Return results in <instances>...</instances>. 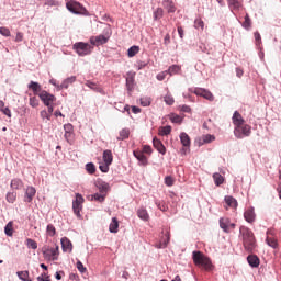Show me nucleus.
I'll return each instance as SVG.
<instances>
[{
    "label": "nucleus",
    "instance_id": "5fc2aeb1",
    "mask_svg": "<svg viewBox=\"0 0 281 281\" xmlns=\"http://www.w3.org/2000/svg\"><path fill=\"white\" fill-rule=\"evenodd\" d=\"M0 34L1 36L10 37L11 36L10 29L5 26L0 27Z\"/></svg>",
    "mask_w": 281,
    "mask_h": 281
},
{
    "label": "nucleus",
    "instance_id": "4be33fe9",
    "mask_svg": "<svg viewBox=\"0 0 281 281\" xmlns=\"http://www.w3.org/2000/svg\"><path fill=\"white\" fill-rule=\"evenodd\" d=\"M247 262L248 265H250V267L252 268H258L260 267V258H258V256L256 255H249L247 257Z\"/></svg>",
    "mask_w": 281,
    "mask_h": 281
},
{
    "label": "nucleus",
    "instance_id": "7ed1b4c3",
    "mask_svg": "<svg viewBox=\"0 0 281 281\" xmlns=\"http://www.w3.org/2000/svg\"><path fill=\"white\" fill-rule=\"evenodd\" d=\"M67 10L71 12L72 14H82L83 16H89V11L80 4V2L70 0L66 3Z\"/></svg>",
    "mask_w": 281,
    "mask_h": 281
},
{
    "label": "nucleus",
    "instance_id": "a211bd4d",
    "mask_svg": "<svg viewBox=\"0 0 281 281\" xmlns=\"http://www.w3.org/2000/svg\"><path fill=\"white\" fill-rule=\"evenodd\" d=\"M27 87L33 91L34 95H41V92L43 91L41 83L36 81H31Z\"/></svg>",
    "mask_w": 281,
    "mask_h": 281
},
{
    "label": "nucleus",
    "instance_id": "4c0bfd02",
    "mask_svg": "<svg viewBox=\"0 0 281 281\" xmlns=\"http://www.w3.org/2000/svg\"><path fill=\"white\" fill-rule=\"evenodd\" d=\"M180 71H181V66L172 65L169 67L167 74H169L170 76H175V74H179Z\"/></svg>",
    "mask_w": 281,
    "mask_h": 281
},
{
    "label": "nucleus",
    "instance_id": "58836bf2",
    "mask_svg": "<svg viewBox=\"0 0 281 281\" xmlns=\"http://www.w3.org/2000/svg\"><path fill=\"white\" fill-rule=\"evenodd\" d=\"M241 25L245 30H251V18H249V13H246L245 21Z\"/></svg>",
    "mask_w": 281,
    "mask_h": 281
},
{
    "label": "nucleus",
    "instance_id": "6e6d98bb",
    "mask_svg": "<svg viewBox=\"0 0 281 281\" xmlns=\"http://www.w3.org/2000/svg\"><path fill=\"white\" fill-rule=\"evenodd\" d=\"M164 101H165L169 106H172V104H175V98H172V95H170V94L165 95Z\"/></svg>",
    "mask_w": 281,
    "mask_h": 281
},
{
    "label": "nucleus",
    "instance_id": "2eb2a0df",
    "mask_svg": "<svg viewBox=\"0 0 281 281\" xmlns=\"http://www.w3.org/2000/svg\"><path fill=\"white\" fill-rule=\"evenodd\" d=\"M133 155H134V157H136V159L138 161H140V164L143 166H148V158L146 157V155H144V151H142V150H134Z\"/></svg>",
    "mask_w": 281,
    "mask_h": 281
},
{
    "label": "nucleus",
    "instance_id": "e2e57ef3",
    "mask_svg": "<svg viewBox=\"0 0 281 281\" xmlns=\"http://www.w3.org/2000/svg\"><path fill=\"white\" fill-rule=\"evenodd\" d=\"M64 131H65V133H74V125H71V124H65L64 125Z\"/></svg>",
    "mask_w": 281,
    "mask_h": 281
},
{
    "label": "nucleus",
    "instance_id": "ea45409f",
    "mask_svg": "<svg viewBox=\"0 0 281 281\" xmlns=\"http://www.w3.org/2000/svg\"><path fill=\"white\" fill-rule=\"evenodd\" d=\"M18 277L20 278V280H23V281H32V279H30L29 271H18Z\"/></svg>",
    "mask_w": 281,
    "mask_h": 281
},
{
    "label": "nucleus",
    "instance_id": "f704fd0d",
    "mask_svg": "<svg viewBox=\"0 0 281 281\" xmlns=\"http://www.w3.org/2000/svg\"><path fill=\"white\" fill-rule=\"evenodd\" d=\"M139 54V46H132L127 50L128 58H133L134 56H137Z\"/></svg>",
    "mask_w": 281,
    "mask_h": 281
},
{
    "label": "nucleus",
    "instance_id": "72a5a7b5",
    "mask_svg": "<svg viewBox=\"0 0 281 281\" xmlns=\"http://www.w3.org/2000/svg\"><path fill=\"white\" fill-rule=\"evenodd\" d=\"M12 190H21L23 188V181L21 179L11 180Z\"/></svg>",
    "mask_w": 281,
    "mask_h": 281
},
{
    "label": "nucleus",
    "instance_id": "f257e3e1",
    "mask_svg": "<svg viewBox=\"0 0 281 281\" xmlns=\"http://www.w3.org/2000/svg\"><path fill=\"white\" fill-rule=\"evenodd\" d=\"M239 234L243 239L244 249L251 254L258 244H256V236H254V232L247 228V226H240Z\"/></svg>",
    "mask_w": 281,
    "mask_h": 281
},
{
    "label": "nucleus",
    "instance_id": "603ef678",
    "mask_svg": "<svg viewBox=\"0 0 281 281\" xmlns=\"http://www.w3.org/2000/svg\"><path fill=\"white\" fill-rule=\"evenodd\" d=\"M86 170L89 175H94L95 173V165L92 162L86 165Z\"/></svg>",
    "mask_w": 281,
    "mask_h": 281
},
{
    "label": "nucleus",
    "instance_id": "bf43d9fd",
    "mask_svg": "<svg viewBox=\"0 0 281 281\" xmlns=\"http://www.w3.org/2000/svg\"><path fill=\"white\" fill-rule=\"evenodd\" d=\"M143 154L145 153L146 155H151L153 154V147L150 145H145L143 146V150H140Z\"/></svg>",
    "mask_w": 281,
    "mask_h": 281
},
{
    "label": "nucleus",
    "instance_id": "a878e982",
    "mask_svg": "<svg viewBox=\"0 0 281 281\" xmlns=\"http://www.w3.org/2000/svg\"><path fill=\"white\" fill-rule=\"evenodd\" d=\"M76 81V76H71L68 77L67 79H65L60 86H58V89H69V85H74V82Z\"/></svg>",
    "mask_w": 281,
    "mask_h": 281
},
{
    "label": "nucleus",
    "instance_id": "5701e85b",
    "mask_svg": "<svg viewBox=\"0 0 281 281\" xmlns=\"http://www.w3.org/2000/svg\"><path fill=\"white\" fill-rule=\"evenodd\" d=\"M131 136V130L128 127H124L119 132L117 140L124 142V139H128Z\"/></svg>",
    "mask_w": 281,
    "mask_h": 281
},
{
    "label": "nucleus",
    "instance_id": "bb28decb",
    "mask_svg": "<svg viewBox=\"0 0 281 281\" xmlns=\"http://www.w3.org/2000/svg\"><path fill=\"white\" fill-rule=\"evenodd\" d=\"M103 162L110 166L113 164V153L111 150L106 149L103 151Z\"/></svg>",
    "mask_w": 281,
    "mask_h": 281
},
{
    "label": "nucleus",
    "instance_id": "79ce46f5",
    "mask_svg": "<svg viewBox=\"0 0 281 281\" xmlns=\"http://www.w3.org/2000/svg\"><path fill=\"white\" fill-rule=\"evenodd\" d=\"M97 188H99V191L102 193L109 192V189H110L109 183H106V182H99L97 184Z\"/></svg>",
    "mask_w": 281,
    "mask_h": 281
},
{
    "label": "nucleus",
    "instance_id": "7c9ffc66",
    "mask_svg": "<svg viewBox=\"0 0 281 281\" xmlns=\"http://www.w3.org/2000/svg\"><path fill=\"white\" fill-rule=\"evenodd\" d=\"M213 180L215 186H223V183L225 182V178L223 176H221V173L215 172L213 173Z\"/></svg>",
    "mask_w": 281,
    "mask_h": 281
},
{
    "label": "nucleus",
    "instance_id": "9d476101",
    "mask_svg": "<svg viewBox=\"0 0 281 281\" xmlns=\"http://www.w3.org/2000/svg\"><path fill=\"white\" fill-rule=\"evenodd\" d=\"M266 243L269 247H272V249H278V237H276L273 229L267 231Z\"/></svg>",
    "mask_w": 281,
    "mask_h": 281
},
{
    "label": "nucleus",
    "instance_id": "aec40b11",
    "mask_svg": "<svg viewBox=\"0 0 281 281\" xmlns=\"http://www.w3.org/2000/svg\"><path fill=\"white\" fill-rule=\"evenodd\" d=\"M86 87H89V89L95 91L97 93H101L102 95L105 94L104 89H102V87L94 83L93 81H86Z\"/></svg>",
    "mask_w": 281,
    "mask_h": 281
},
{
    "label": "nucleus",
    "instance_id": "c03bdc74",
    "mask_svg": "<svg viewBox=\"0 0 281 281\" xmlns=\"http://www.w3.org/2000/svg\"><path fill=\"white\" fill-rule=\"evenodd\" d=\"M46 234L47 236H50V237L56 236V227L52 224H48L46 228Z\"/></svg>",
    "mask_w": 281,
    "mask_h": 281
},
{
    "label": "nucleus",
    "instance_id": "3c124183",
    "mask_svg": "<svg viewBox=\"0 0 281 281\" xmlns=\"http://www.w3.org/2000/svg\"><path fill=\"white\" fill-rule=\"evenodd\" d=\"M153 100L148 97L140 98L142 106H150Z\"/></svg>",
    "mask_w": 281,
    "mask_h": 281
},
{
    "label": "nucleus",
    "instance_id": "9b49d317",
    "mask_svg": "<svg viewBox=\"0 0 281 281\" xmlns=\"http://www.w3.org/2000/svg\"><path fill=\"white\" fill-rule=\"evenodd\" d=\"M193 93L195 95H200L201 98H204V100H209V102H214V94H212L210 90H205L203 88H195L193 90Z\"/></svg>",
    "mask_w": 281,
    "mask_h": 281
},
{
    "label": "nucleus",
    "instance_id": "774afa93",
    "mask_svg": "<svg viewBox=\"0 0 281 281\" xmlns=\"http://www.w3.org/2000/svg\"><path fill=\"white\" fill-rule=\"evenodd\" d=\"M166 74H168V71H164L157 75V80L161 81V80H166Z\"/></svg>",
    "mask_w": 281,
    "mask_h": 281
},
{
    "label": "nucleus",
    "instance_id": "c756f323",
    "mask_svg": "<svg viewBox=\"0 0 281 281\" xmlns=\"http://www.w3.org/2000/svg\"><path fill=\"white\" fill-rule=\"evenodd\" d=\"M170 243V233L166 234V238H162L161 241L157 245V249H166Z\"/></svg>",
    "mask_w": 281,
    "mask_h": 281
},
{
    "label": "nucleus",
    "instance_id": "6e6552de",
    "mask_svg": "<svg viewBox=\"0 0 281 281\" xmlns=\"http://www.w3.org/2000/svg\"><path fill=\"white\" fill-rule=\"evenodd\" d=\"M220 227L225 232L226 234H229V232H233V229H236V224L232 223V221L227 217H221L220 218Z\"/></svg>",
    "mask_w": 281,
    "mask_h": 281
},
{
    "label": "nucleus",
    "instance_id": "e433bc0d",
    "mask_svg": "<svg viewBox=\"0 0 281 281\" xmlns=\"http://www.w3.org/2000/svg\"><path fill=\"white\" fill-rule=\"evenodd\" d=\"M194 27H195V30H201V32H203V30L205 27V22H203V20L201 18H198L194 21Z\"/></svg>",
    "mask_w": 281,
    "mask_h": 281
},
{
    "label": "nucleus",
    "instance_id": "f03ea898",
    "mask_svg": "<svg viewBox=\"0 0 281 281\" xmlns=\"http://www.w3.org/2000/svg\"><path fill=\"white\" fill-rule=\"evenodd\" d=\"M192 260L195 267H201L204 271H212L214 269V265H212V259H210L202 251H193Z\"/></svg>",
    "mask_w": 281,
    "mask_h": 281
},
{
    "label": "nucleus",
    "instance_id": "f8f14e48",
    "mask_svg": "<svg viewBox=\"0 0 281 281\" xmlns=\"http://www.w3.org/2000/svg\"><path fill=\"white\" fill-rule=\"evenodd\" d=\"M90 43L95 47H100V45H105V43H109V37L104 35L92 36L90 37Z\"/></svg>",
    "mask_w": 281,
    "mask_h": 281
},
{
    "label": "nucleus",
    "instance_id": "de8ad7c7",
    "mask_svg": "<svg viewBox=\"0 0 281 281\" xmlns=\"http://www.w3.org/2000/svg\"><path fill=\"white\" fill-rule=\"evenodd\" d=\"M7 201H8V203H14V201H16V192H14V191L8 192Z\"/></svg>",
    "mask_w": 281,
    "mask_h": 281
},
{
    "label": "nucleus",
    "instance_id": "ddd939ff",
    "mask_svg": "<svg viewBox=\"0 0 281 281\" xmlns=\"http://www.w3.org/2000/svg\"><path fill=\"white\" fill-rule=\"evenodd\" d=\"M224 203H225L224 205L225 210H229V207L232 210H236V207H238V201L235 200V198L232 195H226L224 198Z\"/></svg>",
    "mask_w": 281,
    "mask_h": 281
},
{
    "label": "nucleus",
    "instance_id": "0eeeda50",
    "mask_svg": "<svg viewBox=\"0 0 281 281\" xmlns=\"http://www.w3.org/2000/svg\"><path fill=\"white\" fill-rule=\"evenodd\" d=\"M82 203H85V198H82V194L77 193L76 200L72 202V210L78 218L82 216L80 215V212H82Z\"/></svg>",
    "mask_w": 281,
    "mask_h": 281
},
{
    "label": "nucleus",
    "instance_id": "2f4dec72",
    "mask_svg": "<svg viewBox=\"0 0 281 281\" xmlns=\"http://www.w3.org/2000/svg\"><path fill=\"white\" fill-rule=\"evenodd\" d=\"M4 234L12 237L14 235V223L9 222L4 227Z\"/></svg>",
    "mask_w": 281,
    "mask_h": 281
},
{
    "label": "nucleus",
    "instance_id": "c9c22d12",
    "mask_svg": "<svg viewBox=\"0 0 281 281\" xmlns=\"http://www.w3.org/2000/svg\"><path fill=\"white\" fill-rule=\"evenodd\" d=\"M126 87H127V91H133V89H135V78L134 77H127L126 78Z\"/></svg>",
    "mask_w": 281,
    "mask_h": 281
},
{
    "label": "nucleus",
    "instance_id": "a19ab883",
    "mask_svg": "<svg viewBox=\"0 0 281 281\" xmlns=\"http://www.w3.org/2000/svg\"><path fill=\"white\" fill-rule=\"evenodd\" d=\"M164 18V9L162 8H157L154 11V21H159V19Z\"/></svg>",
    "mask_w": 281,
    "mask_h": 281
},
{
    "label": "nucleus",
    "instance_id": "a18cd8bd",
    "mask_svg": "<svg viewBox=\"0 0 281 281\" xmlns=\"http://www.w3.org/2000/svg\"><path fill=\"white\" fill-rule=\"evenodd\" d=\"M214 139H216V137H214V135H211V134H206L202 136L203 144H210L211 142H214Z\"/></svg>",
    "mask_w": 281,
    "mask_h": 281
},
{
    "label": "nucleus",
    "instance_id": "37998d69",
    "mask_svg": "<svg viewBox=\"0 0 281 281\" xmlns=\"http://www.w3.org/2000/svg\"><path fill=\"white\" fill-rule=\"evenodd\" d=\"M170 133H172V127L169 125L159 128V135H161V136L170 135Z\"/></svg>",
    "mask_w": 281,
    "mask_h": 281
},
{
    "label": "nucleus",
    "instance_id": "09e8293b",
    "mask_svg": "<svg viewBox=\"0 0 281 281\" xmlns=\"http://www.w3.org/2000/svg\"><path fill=\"white\" fill-rule=\"evenodd\" d=\"M29 104L33 109H36V106H38V104H40L38 99L36 97H30Z\"/></svg>",
    "mask_w": 281,
    "mask_h": 281
},
{
    "label": "nucleus",
    "instance_id": "20e7f679",
    "mask_svg": "<svg viewBox=\"0 0 281 281\" xmlns=\"http://www.w3.org/2000/svg\"><path fill=\"white\" fill-rule=\"evenodd\" d=\"M72 49H75L78 56H89L93 52V46L89 43L77 42L74 44Z\"/></svg>",
    "mask_w": 281,
    "mask_h": 281
},
{
    "label": "nucleus",
    "instance_id": "0e129e2a",
    "mask_svg": "<svg viewBox=\"0 0 281 281\" xmlns=\"http://www.w3.org/2000/svg\"><path fill=\"white\" fill-rule=\"evenodd\" d=\"M44 5H48L49 8L58 5V1L56 0H47Z\"/></svg>",
    "mask_w": 281,
    "mask_h": 281
},
{
    "label": "nucleus",
    "instance_id": "cd10ccee",
    "mask_svg": "<svg viewBox=\"0 0 281 281\" xmlns=\"http://www.w3.org/2000/svg\"><path fill=\"white\" fill-rule=\"evenodd\" d=\"M180 140L182 146H184V148H189L191 142H190V136L186 132H182L180 134Z\"/></svg>",
    "mask_w": 281,
    "mask_h": 281
},
{
    "label": "nucleus",
    "instance_id": "69168bd1",
    "mask_svg": "<svg viewBox=\"0 0 281 281\" xmlns=\"http://www.w3.org/2000/svg\"><path fill=\"white\" fill-rule=\"evenodd\" d=\"M2 113L7 115V117H12V112L10 111V108L1 109Z\"/></svg>",
    "mask_w": 281,
    "mask_h": 281
},
{
    "label": "nucleus",
    "instance_id": "39448f33",
    "mask_svg": "<svg viewBox=\"0 0 281 281\" xmlns=\"http://www.w3.org/2000/svg\"><path fill=\"white\" fill-rule=\"evenodd\" d=\"M234 135L238 139H243L244 137H249V135H251V126L243 123L241 125H238L237 127H235Z\"/></svg>",
    "mask_w": 281,
    "mask_h": 281
},
{
    "label": "nucleus",
    "instance_id": "c85d7f7f",
    "mask_svg": "<svg viewBox=\"0 0 281 281\" xmlns=\"http://www.w3.org/2000/svg\"><path fill=\"white\" fill-rule=\"evenodd\" d=\"M119 227H120V222H117V217H113L109 228L111 234H117Z\"/></svg>",
    "mask_w": 281,
    "mask_h": 281
},
{
    "label": "nucleus",
    "instance_id": "393cba45",
    "mask_svg": "<svg viewBox=\"0 0 281 281\" xmlns=\"http://www.w3.org/2000/svg\"><path fill=\"white\" fill-rule=\"evenodd\" d=\"M228 8L232 10V12H238L241 8V3L238 0H227Z\"/></svg>",
    "mask_w": 281,
    "mask_h": 281
},
{
    "label": "nucleus",
    "instance_id": "4d7b16f0",
    "mask_svg": "<svg viewBox=\"0 0 281 281\" xmlns=\"http://www.w3.org/2000/svg\"><path fill=\"white\" fill-rule=\"evenodd\" d=\"M109 162H101L99 166V170H101V172H109Z\"/></svg>",
    "mask_w": 281,
    "mask_h": 281
},
{
    "label": "nucleus",
    "instance_id": "f3484780",
    "mask_svg": "<svg viewBox=\"0 0 281 281\" xmlns=\"http://www.w3.org/2000/svg\"><path fill=\"white\" fill-rule=\"evenodd\" d=\"M61 249L65 252H71L74 249V245L71 244V240H69V238L67 237H63L61 238Z\"/></svg>",
    "mask_w": 281,
    "mask_h": 281
},
{
    "label": "nucleus",
    "instance_id": "dca6fc26",
    "mask_svg": "<svg viewBox=\"0 0 281 281\" xmlns=\"http://www.w3.org/2000/svg\"><path fill=\"white\" fill-rule=\"evenodd\" d=\"M244 218L247 223H254V221H256V212H254V207H249L245 211Z\"/></svg>",
    "mask_w": 281,
    "mask_h": 281
},
{
    "label": "nucleus",
    "instance_id": "338daca9",
    "mask_svg": "<svg viewBox=\"0 0 281 281\" xmlns=\"http://www.w3.org/2000/svg\"><path fill=\"white\" fill-rule=\"evenodd\" d=\"M23 41V33L18 32L15 36V43H21Z\"/></svg>",
    "mask_w": 281,
    "mask_h": 281
},
{
    "label": "nucleus",
    "instance_id": "412c9836",
    "mask_svg": "<svg viewBox=\"0 0 281 281\" xmlns=\"http://www.w3.org/2000/svg\"><path fill=\"white\" fill-rule=\"evenodd\" d=\"M162 8H165L169 13L177 12V7H175V2L172 0H164Z\"/></svg>",
    "mask_w": 281,
    "mask_h": 281
},
{
    "label": "nucleus",
    "instance_id": "8fccbe9b",
    "mask_svg": "<svg viewBox=\"0 0 281 281\" xmlns=\"http://www.w3.org/2000/svg\"><path fill=\"white\" fill-rule=\"evenodd\" d=\"M170 120L173 122V124H181V122H183V119L177 114H171Z\"/></svg>",
    "mask_w": 281,
    "mask_h": 281
},
{
    "label": "nucleus",
    "instance_id": "423d86ee",
    "mask_svg": "<svg viewBox=\"0 0 281 281\" xmlns=\"http://www.w3.org/2000/svg\"><path fill=\"white\" fill-rule=\"evenodd\" d=\"M59 254L60 252H59L58 246H56L55 248H49V247L43 248V256L46 260H50V261L58 260Z\"/></svg>",
    "mask_w": 281,
    "mask_h": 281
},
{
    "label": "nucleus",
    "instance_id": "6ab92c4d",
    "mask_svg": "<svg viewBox=\"0 0 281 281\" xmlns=\"http://www.w3.org/2000/svg\"><path fill=\"white\" fill-rule=\"evenodd\" d=\"M153 144H154V148H156V150H158V153H160V155L166 154V146H164V143H161L159 140V138L155 137L153 139Z\"/></svg>",
    "mask_w": 281,
    "mask_h": 281
},
{
    "label": "nucleus",
    "instance_id": "49530a36",
    "mask_svg": "<svg viewBox=\"0 0 281 281\" xmlns=\"http://www.w3.org/2000/svg\"><path fill=\"white\" fill-rule=\"evenodd\" d=\"M26 246L29 247V249H38V244L31 238L26 239Z\"/></svg>",
    "mask_w": 281,
    "mask_h": 281
},
{
    "label": "nucleus",
    "instance_id": "4468645a",
    "mask_svg": "<svg viewBox=\"0 0 281 281\" xmlns=\"http://www.w3.org/2000/svg\"><path fill=\"white\" fill-rule=\"evenodd\" d=\"M34 196H36V189L34 187H29L25 191L24 201L26 203H32V201L34 200Z\"/></svg>",
    "mask_w": 281,
    "mask_h": 281
},
{
    "label": "nucleus",
    "instance_id": "473e14b6",
    "mask_svg": "<svg viewBox=\"0 0 281 281\" xmlns=\"http://www.w3.org/2000/svg\"><path fill=\"white\" fill-rule=\"evenodd\" d=\"M137 216L142 221H148V218H150V216L148 215V211H146V209H138Z\"/></svg>",
    "mask_w": 281,
    "mask_h": 281
},
{
    "label": "nucleus",
    "instance_id": "680f3d73",
    "mask_svg": "<svg viewBox=\"0 0 281 281\" xmlns=\"http://www.w3.org/2000/svg\"><path fill=\"white\" fill-rule=\"evenodd\" d=\"M77 269L78 271H80V273H85L87 271V268L85 267V265H82V261L77 262Z\"/></svg>",
    "mask_w": 281,
    "mask_h": 281
},
{
    "label": "nucleus",
    "instance_id": "864d4df0",
    "mask_svg": "<svg viewBox=\"0 0 281 281\" xmlns=\"http://www.w3.org/2000/svg\"><path fill=\"white\" fill-rule=\"evenodd\" d=\"M165 184L168 186V188H171V186H175V178H172V176H167L165 178Z\"/></svg>",
    "mask_w": 281,
    "mask_h": 281
},
{
    "label": "nucleus",
    "instance_id": "13d9d810",
    "mask_svg": "<svg viewBox=\"0 0 281 281\" xmlns=\"http://www.w3.org/2000/svg\"><path fill=\"white\" fill-rule=\"evenodd\" d=\"M106 195H102L100 193H95L94 195H92V199H94V201H99V203H102L104 201Z\"/></svg>",
    "mask_w": 281,
    "mask_h": 281
},
{
    "label": "nucleus",
    "instance_id": "b1692460",
    "mask_svg": "<svg viewBox=\"0 0 281 281\" xmlns=\"http://www.w3.org/2000/svg\"><path fill=\"white\" fill-rule=\"evenodd\" d=\"M233 124L235 125V128L245 124V120L243 119V115L238 113V111H236L233 115Z\"/></svg>",
    "mask_w": 281,
    "mask_h": 281
},
{
    "label": "nucleus",
    "instance_id": "052dcab7",
    "mask_svg": "<svg viewBox=\"0 0 281 281\" xmlns=\"http://www.w3.org/2000/svg\"><path fill=\"white\" fill-rule=\"evenodd\" d=\"M40 115H41L42 120H52V116L47 113V110H42L40 112Z\"/></svg>",
    "mask_w": 281,
    "mask_h": 281
},
{
    "label": "nucleus",
    "instance_id": "1a4fd4ad",
    "mask_svg": "<svg viewBox=\"0 0 281 281\" xmlns=\"http://www.w3.org/2000/svg\"><path fill=\"white\" fill-rule=\"evenodd\" d=\"M38 98L43 101L45 106H49V104H54V102H56V97L46 90L40 92Z\"/></svg>",
    "mask_w": 281,
    "mask_h": 281
}]
</instances>
